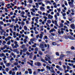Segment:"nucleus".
<instances>
[{
    "instance_id": "obj_53",
    "label": "nucleus",
    "mask_w": 75,
    "mask_h": 75,
    "mask_svg": "<svg viewBox=\"0 0 75 75\" xmlns=\"http://www.w3.org/2000/svg\"><path fill=\"white\" fill-rule=\"evenodd\" d=\"M4 9L5 10L6 12H8V10H7V8H5Z\"/></svg>"
},
{
    "instance_id": "obj_22",
    "label": "nucleus",
    "mask_w": 75,
    "mask_h": 75,
    "mask_svg": "<svg viewBox=\"0 0 75 75\" xmlns=\"http://www.w3.org/2000/svg\"><path fill=\"white\" fill-rule=\"evenodd\" d=\"M55 24L57 27H58V25L57 24V21L55 20L54 21Z\"/></svg>"
},
{
    "instance_id": "obj_35",
    "label": "nucleus",
    "mask_w": 75,
    "mask_h": 75,
    "mask_svg": "<svg viewBox=\"0 0 75 75\" xmlns=\"http://www.w3.org/2000/svg\"><path fill=\"white\" fill-rule=\"evenodd\" d=\"M60 25L61 27H63V26H64V24L63 23H61L60 24Z\"/></svg>"
},
{
    "instance_id": "obj_59",
    "label": "nucleus",
    "mask_w": 75,
    "mask_h": 75,
    "mask_svg": "<svg viewBox=\"0 0 75 75\" xmlns=\"http://www.w3.org/2000/svg\"><path fill=\"white\" fill-rule=\"evenodd\" d=\"M14 31H16V26H14Z\"/></svg>"
},
{
    "instance_id": "obj_54",
    "label": "nucleus",
    "mask_w": 75,
    "mask_h": 75,
    "mask_svg": "<svg viewBox=\"0 0 75 75\" xmlns=\"http://www.w3.org/2000/svg\"><path fill=\"white\" fill-rule=\"evenodd\" d=\"M71 67H70L69 66H67V69H70V68Z\"/></svg>"
},
{
    "instance_id": "obj_33",
    "label": "nucleus",
    "mask_w": 75,
    "mask_h": 75,
    "mask_svg": "<svg viewBox=\"0 0 75 75\" xmlns=\"http://www.w3.org/2000/svg\"><path fill=\"white\" fill-rule=\"evenodd\" d=\"M28 2L29 3H33V0H29Z\"/></svg>"
},
{
    "instance_id": "obj_60",
    "label": "nucleus",
    "mask_w": 75,
    "mask_h": 75,
    "mask_svg": "<svg viewBox=\"0 0 75 75\" xmlns=\"http://www.w3.org/2000/svg\"><path fill=\"white\" fill-rule=\"evenodd\" d=\"M0 24H1V25H3L4 24V23H3V22L2 21H1L0 22Z\"/></svg>"
},
{
    "instance_id": "obj_17",
    "label": "nucleus",
    "mask_w": 75,
    "mask_h": 75,
    "mask_svg": "<svg viewBox=\"0 0 75 75\" xmlns=\"http://www.w3.org/2000/svg\"><path fill=\"white\" fill-rule=\"evenodd\" d=\"M24 14H25V12L24 11H22L21 13V16L24 15Z\"/></svg>"
},
{
    "instance_id": "obj_43",
    "label": "nucleus",
    "mask_w": 75,
    "mask_h": 75,
    "mask_svg": "<svg viewBox=\"0 0 75 75\" xmlns=\"http://www.w3.org/2000/svg\"><path fill=\"white\" fill-rule=\"evenodd\" d=\"M24 29L25 30H27V28L26 26H24Z\"/></svg>"
},
{
    "instance_id": "obj_1",
    "label": "nucleus",
    "mask_w": 75,
    "mask_h": 75,
    "mask_svg": "<svg viewBox=\"0 0 75 75\" xmlns=\"http://www.w3.org/2000/svg\"><path fill=\"white\" fill-rule=\"evenodd\" d=\"M74 0H71V1L68 2L69 5L71 7H74Z\"/></svg>"
},
{
    "instance_id": "obj_5",
    "label": "nucleus",
    "mask_w": 75,
    "mask_h": 75,
    "mask_svg": "<svg viewBox=\"0 0 75 75\" xmlns=\"http://www.w3.org/2000/svg\"><path fill=\"white\" fill-rule=\"evenodd\" d=\"M0 57H4V58H6V56L5 55V54L4 53H2L0 54Z\"/></svg>"
},
{
    "instance_id": "obj_37",
    "label": "nucleus",
    "mask_w": 75,
    "mask_h": 75,
    "mask_svg": "<svg viewBox=\"0 0 75 75\" xmlns=\"http://www.w3.org/2000/svg\"><path fill=\"white\" fill-rule=\"evenodd\" d=\"M39 53L40 55H42V52H41V51H39Z\"/></svg>"
},
{
    "instance_id": "obj_51",
    "label": "nucleus",
    "mask_w": 75,
    "mask_h": 75,
    "mask_svg": "<svg viewBox=\"0 0 75 75\" xmlns=\"http://www.w3.org/2000/svg\"><path fill=\"white\" fill-rule=\"evenodd\" d=\"M18 65V63L17 62H16L14 64V65Z\"/></svg>"
},
{
    "instance_id": "obj_36",
    "label": "nucleus",
    "mask_w": 75,
    "mask_h": 75,
    "mask_svg": "<svg viewBox=\"0 0 75 75\" xmlns=\"http://www.w3.org/2000/svg\"><path fill=\"white\" fill-rule=\"evenodd\" d=\"M52 44L53 45H57V43L54 42H52Z\"/></svg>"
},
{
    "instance_id": "obj_47",
    "label": "nucleus",
    "mask_w": 75,
    "mask_h": 75,
    "mask_svg": "<svg viewBox=\"0 0 75 75\" xmlns=\"http://www.w3.org/2000/svg\"><path fill=\"white\" fill-rule=\"evenodd\" d=\"M56 55L57 56H59V53L58 52H56Z\"/></svg>"
},
{
    "instance_id": "obj_55",
    "label": "nucleus",
    "mask_w": 75,
    "mask_h": 75,
    "mask_svg": "<svg viewBox=\"0 0 75 75\" xmlns=\"http://www.w3.org/2000/svg\"><path fill=\"white\" fill-rule=\"evenodd\" d=\"M9 30L11 32V33H13V30H12V29H11V28H10L9 29Z\"/></svg>"
},
{
    "instance_id": "obj_39",
    "label": "nucleus",
    "mask_w": 75,
    "mask_h": 75,
    "mask_svg": "<svg viewBox=\"0 0 75 75\" xmlns=\"http://www.w3.org/2000/svg\"><path fill=\"white\" fill-rule=\"evenodd\" d=\"M5 70L6 72H8V71H9V69L8 68H6L5 69Z\"/></svg>"
},
{
    "instance_id": "obj_28",
    "label": "nucleus",
    "mask_w": 75,
    "mask_h": 75,
    "mask_svg": "<svg viewBox=\"0 0 75 75\" xmlns=\"http://www.w3.org/2000/svg\"><path fill=\"white\" fill-rule=\"evenodd\" d=\"M21 24L22 26H23L24 25H25V23H24V22H23V21H22L21 22Z\"/></svg>"
},
{
    "instance_id": "obj_48",
    "label": "nucleus",
    "mask_w": 75,
    "mask_h": 75,
    "mask_svg": "<svg viewBox=\"0 0 75 75\" xmlns=\"http://www.w3.org/2000/svg\"><path fill=\"white\" fill-rule=\"evenodd\" d=\"M63 67L64 68V70L66 69V66L65 65H63Z\"/></svg>"
},
{
    "instance_id": "obj_26",
    "label": "nucleus",
    "mask_w": 75,
    "mask_h": 75,
    "mask_svg": "<svg viewBox=\"0 0 75 75\" xmlns=\"http://www.w3.org/2000/svg\"><path fill=\"white\" fill-rule=\"evenodd\" d=\"M47 22L49 24H50L51 23V21L50 20H47Z\"/></svg>"
},
{
    "instance_id": "obj_15",
    "label": "nucleus",
    "mask_w": 75,
    "mask_h": 75,
    "mask_svg": "<svg viewBox=\"0 0 75 75\" xmlns=\"http://www.w3.org/2000/svg\"><path fill=\"white\" fill-rule=\"evenodd\" d=\"M68 38H69L70 39H71V40H74V38H73V37H72L70 36H68Z\"/></svg>"
},
{
    "instance_id": "obj_16",
    "label": "nucleus",
    "mask_w": 75,
    "mask_h": 75,
    "mask_svg": "<svg viewBox=\"0 0 75 75\" xmlns=\"http://www.w3.org/2000/svg\"><path fill=\"white\" fill-rule=\"evenodd\" d=\"M27 48H25L23 49V52H25L26 51H27Z\"/></svg>"
},
{
    "instance_id": "obj_61",
    "label": "nucleus",
    "mask_w": 75,
    "mask_h": 75,
    "mask_svg": "<svg viewBox=\"0 0 75 75\" xmlns=\"http://www.w3.org/2000/svg\"><path fill=\"white\" fill-rule=\"evenodd\" d=\"M43 18H45V19H47V17L44 16L43 17Z\"/></svg>"
},
{
    "instance_id": "obj_12",
    "label": "nucleus",
    "mask_w": 75,
    "mask_h": 75,
    "mask_svg": "<svg viewBox=\"0 0 75 75\" xmlns=\"http://www.w3.org/2000/svg\"><path fill=\"white\" fill-rule=\"evenodd\" d=\"M11 65V63H6V67H9L10 65Z\"/></svg>"
},
{
    "instance_id": "obj_2",
    "label": "nucleus",
    "mask_w": 75,
    "mask_h": 75,
    "mask_svg": "<svg viewBox=\"0 0 75 75\" xmlns=\"http://www.w3.org/2000/svg\"><path fill=\"white\" fill-rule=\"evenodd\" d=\"M56 67L58 69H59V70L60 71H63V69H62V68H61V67L58 66V65H57Z\"/></svg>"
},
{
    "instance_id": "obj_44",
    "label": "nucleus",
    "mask_w": 75,
    "mask_h": 75,
    "mask_svg": "<svg viewBox=\"0 0 75 75\" xmlns=\"http://www.w3.org/2000/svg\"><path fill=\"white\" fill-rule=\"evenodd\" d=\"M35 41V38H33L30 40V41L31 42L34 41Z\"/></svg>"
},
{
    "instance_id": "obj_56",
    "label": "nucleus",
    "mask_w": 75,
    "mask_h": 75,
    "mask_svg": "<svg viewBox=\"0 0 75 75\" xmlns=\"http://www.w3.org/2000/svg\"><path fill=\"white\" fill-rule=\"evenodd\" d=\"M15 74H16V73H15V72L14 71H13L12 73V75H15Z\"/></svg>"
},
{
    "instance_id": "obj_25",
    "label": "nucleus",
    "mask_w": 75,
    "mask_h": 75,
    "mask_svg": "<svg viewBox=\"0 0 75 75\" xmlns=\"http://www.w3.org/2000/svg\"><path fill=\"white\" fill-rule=\"evenodd\" d=\"M40 9L41 10H45V8L42 6H41L40 7Z\"/></svg>"
},
{
    "instance_id": "obj_14",
    "label": "nucleus",
    "mask_w": 75,
    "mask_h": 75,
    "mask_svg": "<svg viewBox=\"0 0 75 75\" xmlns=\"http://www.w3.org/2000/svg\"><path fill=\"white\" fill-rule=\"evenodd\" d=\"M27 63H28V64H30V65H31V66L32 67H33V63H30V62H28Z\"/></svg>"
},
{
    "instance_id": "obj_32",
    "label": "nucleus",
    "mask_w": 75,
    "mask_h": 75,
    "mask_svg": "<svg viewBox=\"0 0 75 75\" xmlns=\"http://www.w3.org/2000/svg\"><path fill=\"white\" fill-rule=\"evenodd\" d=\"M18 50L17 49H14L13 50V51L14 52H17Z\"/></svg>"
},
{
    "instance_id": "obj_23",
    "label": "nucleus",
    "mask_w": 75,
    "mask_h": 75,
    "mask_svg": "<svg viewBox=\"0 0 75 75\" xmlns=\"http://www.w3.org/2000/svg\"><path fill=\"white\" fill-rule=\"evenodd\" d=\"M21 75V72H17L16 73V75Z\"/></svg>"
},
{
    "instance_id": "obj_31",
    "label": "nucleus",
    "mask_w": 75,
    "mask_h": 75,
    "mask_svg": "<svg viewBox=\"0 0 75 75\" xmlns=\"http://www.w3.org/2000/svg\"><path fill=\"white\" fill-rule=\"evenodd\" d=\"M31 15L32 16H34L35 15V13H33V12L32 11L31 12Z\"/></svg>"
},
{
    "instance_id": "obj_27",
    "label": "nucleus",
    "mask_w": 75,
    "mask_h": 75,
    "mask_svg": "<svg viewBox=\"0 0 75 75\" xmlns=\"http://www.w3.org/2000/svg\"><path fill=\"white\" fill-rule=\"evenodd\" d=\"M37 58V56H36V55H35L34 56V57H33V60H35Z\"/></svg>"
},
{
    "instance_id": "obj_64",
    "label": "nucleus",
    "mask_w": 75,
    "mask_h": 75,
    "mask_svg": "<svg viewBox=\"0 0 75 75\" xmlns=\"http://www.w3.org/2000/svg\"><path fill=\"white\" fill-rule=\"evenodd\" d=\"M28 71H25V74H28Z\"/></svg>"
},
{
    "instance_id": "obj_40",
    "label": "nucleus",
    "mask_w": 75,
    "mask_h": 75,
    "mask_svg": "<svg viewBox=\"0 0 75 75\" xmlns=\"http://www.w3.org/2000/svg\"><path fill=\"white\" fill-rule=\"evenodd\" d=\"M37 64L38 66H41V64L40 62L37 63Z\"/></svg>"
},
{
    "instance_id": "obj_19",
    "label": "nucleus",
    "mask_w": 75,
    "mask_h": 75,
    "mask_svg": "<svg viewBox=\"0 0 75 75\" xmlns=\"http://www.w3.org/2000/svg\"><path fill=\"white\" fill-rule=\"evenodd\" d=\"M14 43L17 46V47H19V46L18 45V44H17V42H16V41H15L14 42Z\"/></svg>"
},
{
    "instance_id": "obj_6",
    "label": "nucleus",
    "mask_w": 75,
    "mask_h": 75,
    "mask_svg": "<svg viewBox=\"0 0 75 75\" xmlns=\"http://www.w3.org/2000/svg\"><path fill=\"white\" fill-rule=\"evenodd\" d=\"M45 60L46 61H50L51 60V58H50L49 59L48 58V57H45Z\"/></svg>"
},
{
    "instance_id": "obj_42",
    "label": "nucleus",
    "mask_w": 75,
    "mask_h": 75,
    "mask_svg": "<svg viewBox=\"0 0 75 75\" xmlns=\"http://www.w3.org/2000/svg\"><path fill=\"white\" fill-rule=\"evenodd\" d=\"M44 38H43L44 40H45V39L47 40V39H48V37H47V36H44Z\"/></svg>"
},
{
    "instance_id": "obj_10",
    "label": "nucleus",
    "mask_w": 75,
    "mask_h": 75,
    "mask_svg": "<svg viewBox=\"0 0 75 75\" xmlns=\"http://www.w3.org/2000/svg\"><path fill=\"white\" fill-rule=\"evenodd\" d=\"M40 47L41 48H44V45L42 44L40 45Z\"/></svg>"
},
{
    "instance_id": "obj_38",
    "label": "nucleus",
    "mask_w": 75,
    "mask_h": 75,
    "mask_svg": "<svg viewBox=\"0 0 75 75\" xmlns=\"http://www.w3.org/2000/svg\"><path fill=\"white\" fill-rule=\"evenodd\" d=\"M57 10L58 12H59V13H60V11H61V9H60V8H57Z\"/></svg>"
},
{
    "instance_id": "obj_13",
    "label": "nucleus",
    "mask_w": 75,
    "mask_h": 75,
    "mask_svg": "<svg viewBox=\"0 0 75 75\" xmlns=\"http://www.w3.org/2000/svg\"><path fill=\"white\" fill-rule=\"evenodd\" d=\"M33 53L31 52L30 54L29 55V57L30 58H32L33 57Z\"/></svg>"
},
{
    "instance_id": "obj_18",
    "label": "nucleus",
    "mask_w": 75,
    "mask_h": 75,
    "mask_svg": "<svg viewBox=\"0 0 75 75\" xmlns=\"http://www.w3.org/2000/svg\"><path fill=\"white\" fill-rule=\"evenodd\" d=\"M50 71L52 73H53L54 74H55V71H54V69L50 70Z\"/></svg>"
},
{
    "instance_id": "obj_30",
    "label": "nucleus",
    "mask_w": 75,
    "mask_h": 75,
    "mask_svg": "<svg viewBox=\"0 0 75 75\" xmlns=\"http://www.w3.org/2000/svg\"><path fill=\"white\" fill-rule=\"evenodd\" d=\"M40 36H39V38L40 39H42V37H43V35H40Z\"/></svg>"
},
{
    "instance_id": "obj_34",
    "label": "nucleus",
    "mask_w": 75,
    "mask_h": 75,
    "mask_svg": "<svg viewBox=\"0 0 75 75\" xmlns=\"http://www.w3.org/2000/svg\"><path fill=\"white\" fill-rule=\"evenodd\" d=\"M3 52H4V53H6V52H8V50H3Z\"/></svg>"
},
{
    "instance_id": "obj_20",
    "label": "nucleus",
    "mask_w": 75,
    "mask_h": 75,
    "mask_svg": "<svg viewBox=\"0 0 75 75\" xmlns=\"http://www.w3.org/2000/svg\"><path fill=\"white\" fill-rule=\"evenodd\" d=\"M46 67L47 69H49V70H50L51 67H50L49 66H47Z\"/></svg>"
},
{
    "instance_id": "obj_63",
    "label": "nucleus",
    "mask_w": 75,
    "mask_h": 75,
    "mask_svg": "<svg viewBox=\"0 0 75 75\" xmlns=\"http://www.w3.org/2000/svg\"><path fill=\"white\" fill-rule=\"evenodd\" d=\"M38 13L39 14H40V15H42V12H40V11H38Z\"/></svg>"
},
{
    "instance_id": "obj_21",
    "label": "nucleus",
    "mask_w": 75,
    "mask_h": 75,
    "mask_svg": "<svg viewBox=\"0 0 75 75\" xmlns=\"http://www.w3.org/2000/svg\"><path fill=\"white\" fill-rule=\"evenodd\" d=\"M36 6V8H38V7H39V5L38 4V3H35Z\"/></svg>"
},
{
    "instance_id": "obj_52",
    "label": "nucleus",
    "mask_w": 75,
    "mask_h": 75,
    "mask_svg": "<svg viewBox=\"0 0 75 75\" xmlns=\"http://www.w3.org/2000/svg\"><path fill=\"white\" fill-rule=\"evenodd\" d=\"M35 50V51H38V49L37 47H36Z\"/></svg>"
},
{
    "instance_id": "obj_3",
    "label": "nucleus",
    "mask_w": 75,
    "mask_h": 75,
    "mask_svg": "<svg viewBox=\"0 0 75 75\" xmlns=\"http://www.w3.org/2000/svg\"><path fill=\"white\" fill-rule=\"evenodd\" d=\"M48 17V19H52L53 18V16L52 15H51L49 14V15L47 16Z\"/></svg>"
},
{
    "instance_id": "obj_4",
    "label": "nucleus",
    "mask_w": 75,
    "mask_h": 75,
    "mask_svg": "<svg viewBox=\"0 0 75 75\" xmlns=\"http://www.w3.org/2000/svg\"><path fill=\"white\" fill-rule=\"evenodd\" d=\"M70 27H71V28H72V29H73V30H74V29H75V24H71L70 25Z\"/></svg>"
},
{
    "instance_id": "obj_46",
    "label": "nucleus",
    "mask_w": 75,
    "mask_h": 75,
    "mask_svg": "<svg viewBox=\"0 0 75 75\" xmlns=\"http://www.w3.org/2000/svg\"><path fill=\"white\" fill-rule=\"evenodd\" d=\"M65 5V6H68V4L67 3V2L66 1H64Z\"/></svg>"
},
{
    "instance_id": "obj_7",
    "label": "nucleus",
    "mask_w": 75,
    "mask_h": 75,
    "mask_svg": "<svg viewBox=\"0 0 75 75\" xmlns=\"http://www.w3.org/2000/svg\"><path fill=\"white\" fill-rule=\"evenodd\" d=\"M53 31H54V32L56 31V30H55V29L53 28V29H52L51 30H50L49 31V33H52V32H53Z\"/></svg>"
},
{
    "instance_id": "obj_57",
    "label": "nucleus",
    "mask_w": 75,
    "mask_h": 75,
    "mask_svg": "<svg viewBox=\"0 0 75 75\" xmlns=\"http://www.w3.org/2000/svg\"><path fill=\"white\" fill-rule=\"evenodd\" d=\"M66 52L67 54H71V52L69 51H67Z\"/></svg>"
},
{
    "instance_id": "obj_62",
    "label": "nucleus",
    "mask_w": 75,
    "mask_h": 75,
    "mask_svg": "<svg viewBox=\"0 0 75 75\" xmlns=\"http://www.w3.org/2000/svg\"><path fill=\"white\" fill-rule=\"evenodd\" d=\"M26 54H27L28 55H30V53H29V52H26Z\"/></svg>"
},
{
    "instance_id": "obj_50",
    "label": "nucleus",
    "mask_w": 75,
    "mask_h": 75,
    "mask_svg": "<svg viewBox=\"0 0 75 75\" xmlns=\"http://www.w3.org/2000/svg\"><path fill=\"white\" fill-rule=\"evenodd\" d=\"M11 42L10 41H9L7 43V44H8V45H10Z\"/></svg>"
},
{
    "instance_id": "obj_24",
    "label": "nucleus",
    "mask_w": 75,
    "mask_h": 75,
    "mask_svg": "<svg viewBox=\"0 0 75 75\" xmlns=\"http://www.w3.org/2000/svg\"><path fill=\"white\" fill-rule=\"evenodd\" d=\"M14 60V58L11 57V59H10V61L11 62H13V60Z\"/></svg>"
},
{
    "instance_id": "obj_11",
    "label": "nucleus",
    "mask_w": 75,
    "mask_h": 75,
    "mask_svg": "<svg viewBox=\"0 0 75 75\" xmlns=\"http://www.w3.org/2000/svg\"><path fill=\"white\" fill-rule=\"evenodd\" d=\"M38 74V73L37 72V71H34L33 73V75H36Z\"/></svg>"
},
{
    "instance_id": "obj_58",
    "label": "nucleus",
    "mask_w": 75,
    "mask_h": 75,
    "mask_svg": "<svg viewBox=\"0 0 75 75\" xmlns=\"http://www.w3.org/2000/svg\"><path fill=\"white\" fill-rule=\"evenodd\" d=\"M41 72H44V71H45V69H42L41 70Z\"/></svg>"
},
{
    "instance_id": "obj_8",
    "label": "nucleus",
    "mask_w": 75,
    "mask_h": 75,
    "mask_svg": "<svg viewBox=\"0 0 75 75\" xmlns=\"http://www.w3.org/2000/svg\"><path fill=\"white\" fill-rule=\"evenodd\" d=\"M65 57V55L63 54H61L60 55V59L62 60L63 59V58Z\"/></svg>"
},
{
    "instance_id": "obj_29",
    "label": "nucleus",
    "mask_w": 75,
    "mask_h": 75,
    "mask_svg": "<svg viewBox=\"0 0 75 75\" xmlns=\"http://www.w3.org/2000/svg\"><path fill=\"white\" fill-rule=\"evenodd\" d=\"M25 45H23L21 46V48H25Z\"/></svg>"
},
{
    "instance_id": "obj_49",
    "label": "nucleus",
    "mask_w": 75,
    "mask_h": 75,
    "mask_svg": "<svg viewBox=\"0 0 75 75\" xmlns=\"http://www.w3.org/2000/svg\"><path fill=\"white\" fill-rule=\"evenodd\" d=\"M71 50H75V47H74L73 46H72L71 47Z\"/></svg>"
},
{
    "instance_id": "obj_41",
    "label": "nucleus",
    "mask_w": 75,
    "mask_h": 75,
    "mask_svg": "<svg viewBox=\"0 0 75 75\" xmlns=\"http://www.w3.org/2000/svg\"><path fill=\"white\" fill-rule=\"evenodd\" d=\"M46 57L48 58L49 59H50V56L49 55L47 54L46 55Z\"/></svg>"
},
{
    "instance_id": "obj_45",
    "label": "nucleus",
    "mask_w": 75,
    "mask_h": 75,
    "mask_svg": "<svg viewBox=\"0 0 75 75\" xmlns=\"http://www.w3.org/2000/svg\"><path fill=\"white\" fill-rule=\"evenodd\" d=\"M54 17L55 18V20H57V15H54Z\"/></svg>"
},
{
    "instance_id": "obj_9",
    "label": "nucleus",
    "mask_w": 75,
    "mask_h": 75,
    "mask_svg": "<svg viewBox=\"0 0 75 75\" xmlns=\"http://www.w3.org/2000/svg\"><path fill=\"white\" fill-rule=\"evenodd\" d=\"M40 60L41 61H42V62H44V63H46V64H47V62L42 58H41Z\"/></svg>"
}]
</instances>
